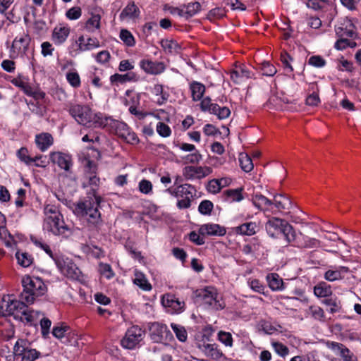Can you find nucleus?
<instances>
[{"instance_id":"f257e3e1","label":"nucleus","mask_w":361,"mask_h":361,"mask_svg":"<svg viewBox=\"0 0 361 361\" xmlns=\"http://www.w3.org/2000/svg\"><path fill=\"white\" fill-rule=\"evenodd\" d=\"M86 176L88 179L87 185L91 187L93 197H88L87 200L81 201L75 205L74 212L81 216L87 217L90 224H97L100 220V213L98 210L101 197L97 194V189L100 180L96 176L97 166L94 161L89 160L86 164Z\"/></svg>"},{"instance_id":"f03ea898","label":"nucleus","mask_w":361,"mask_h":361,"mask_svg":"<svg viewBox=\"0 0 361 361\" xmlns=\"http://www.w3.org/2000/svg\"><path fill=\"white\" fill-rule=\"evenodd\" d=\"M69 113L79 124L87 128H105L108 121L102 114L94 113L87 105H71Z\"/></svg>"},{"instance_id":"7ed1b4c3","label":"nucleus","mask_w":361,"mask_h":361,"mask_svg":"<svg viewBox=\"0 0 361 361\" xmlns=\"http://www.w3.org/2000/svg\"><path fill=\"white\" fill-rule=\"evenodd\" d=\"M44 230L55 235L66 236L71 233V228L64 222L63 215L54 206H47L44 208Z\"/></svg>"},{"instance_id":"20e7f679","label":"nucleus","mask_w":361,"mask_h":361,"mask_svg":"<svg viewBox=\"0 0 361 361\" xmlns=\"http://www.w3.org/2000/svg\"><path fill=\"white\" fill-rule=\"evenodd\" d=\"M23 290L20 298L27 303L32 304L36 298L43 295L47 292V287L39 277L25 276L22 279Z\"/></svg>"},{"instance_id":"39448f33","label":"nucleus","mask_w":361,"mask_h":361,"mask_svg":"<svg viewBox=\"0 0 361 361\" xmlns=\"http://www.w3.org/2000/svg\"><path fill=\"white\" fill-rule=\"evenodd\" d=\"M266 231L271 238L284 237L288 243H290L295 239V232L293 226L286 220L272 217L265 225Z\"/></svg>"},{"instance_id":"423d86ee","label":"nucleus","mask_w":361,"mask_h":361,"mask_svg":"<svg viewBox=\"0 0 361 361\" xmlns=\"http://www.w3.org/2000/svg\"><path fill=\"white\" fill-rule=\"evenodd\" d=\"M195 297L200 300L208 308L214 310H221L226 307L224 301L214 287H206L197 290L195 293Z\"/></svg>"},{"instance_id":"0eeeda50","label":"nucleus","mask_w":361,"mask_h":361,"mask_svg":"<svg viewBox=\"0 0 361 361\" xmlns=\"http://www.w3.org/2000/svg\"><path fill=\"white\" fill-rule=\"evenodd\" d=\"M25 301L11 300L9 297L4 298L0 305V314L2 316H13L18 319L21 315V312H24L26 310Z\"/></svg>"},{"instance_id":"6e6552de","label":"nucleus","mask_w":361,"mask_h":361,"mask_svg":"<svg viewBox=\"0 0 361 361\" xmlns=\"http://www.w3.org/2000/svg\"><path fill=\"white\" fill-rule=\"evenodd\" d=\"M13 353L16 357H20L21 361H35L40 353L31 346V343L26 339H18L13 347Z\"/></svg>"},{"instance_id":"1a4fd4ad","label":"nucleus","mask_w":361,"mask_h":361,"mask_svg":"<svg viewBox=\"0 0 361 361\" xmlns=\"http://www.w3.org/2000/svg\"><path fill=\"white\" fill-rule=\"evenodd\" d=\"M145 331L138 326H133L129 328L125 336L121 341V345L127 349H133L143 339Z\"/></svg>"},{"instance_id":"9d476101","label":"nucleus","mask_w":361,"mask_h":361,"mask_svg":"<svg viewBox=\"0 0 361 361\" xmlns=\"http://www.w3.org/2000/svg\"><path fill=\"white\" fill-rule=\"evenodd\" d=\"M55 263L61 273L67 277L78 279L81 274L80 270L71 260H61L59 258L55 259Z\"/></svg>"},{"instance_id":"9b49d317","label":"nucleus","mask_w":361,"mask_h":361,"mask_svg":"<svg viewBox=\"0 0 361 361\" xmlns=\"http://www.w3.org/2000/svg\"><path fill=\"white\" fill-rule=\"evenodd\" d=\"M50 159L53 164H56L60 169L71 173L73 162L70 155L60 152H51L50 153Z\"/></svg>"},{"instance_id":"f8f14e48","label":"nucleus","mask_w":361,"mask_h":361,"mask_svg":"<svg viewBox=\"0 0 361 361\" xmlns=\"http://www.w3.org/2000/svg\"><path fill=\"white\" fill-rule=\"evenodd\" d=\"M149 331L151 332V338L157 343L161 342L164 339H166L168 335L170 334L169 330L165 324L158 322L152 323L150 326Z\"/></svg>"},{"instance_id":"ddd939ff","label":"nucleus","mask_w":361,"mask_h":361,"mask_svg":"<svg viewBox=\"0 0 361 361\" xmlns=\"http://www.w3.org/2000/svg\"><path fill=\"white\" fill-rule=\"evenodd\" d=\"M199 348L206 357L215 361H219L224 357L223 352L216 343H203Z\"/></svg>"},{"instance_id":"4468645a","label":"nucleus","mask_w":361,"mask_h":361,"mask_svg":"<svg viewBox=\"0 0 361 361\" xmlns=\"http://www.w3.org/2000/svg\"><path fill=\"white\" fill-rule=\"evenodd\" d=\"M212 172V169L209 167H202V166H186L183 169V174L188 179L193 178H202Z\"/></svg>"},{"instance_id":"2eb2a0df","label":"nucleus","mask_w":361,"mask_h":361,"mask_svg":"<svg viewBox=\"0 0 361 361\" xmlns=\"http://www.w3.org/2000/svg\"><path fill=\"white\" fill-rule=\"evenodd\" d=\"M331 348L342 358L343 361H358L357 356L342 343L332 342Z\"/></svg>"},{"instance_id":"dca6fc26","label":"nucleus","mask_w":361,"mask_h":361,"mask_svg":"<svg viewBox=\"0 0 361 361\" xmlns=\"http://www.w3.org/2000/svg\"><path fill=\"white\" fill-rule=\"evenodd\" d=\"M226 228L216 224H203L199 228V233L202 235L223 236L226 234Z\"/></svg>"},{"instance_id":"f3484780","label":"nucleus","mask_w":361,"mask_h":361,"mask_svg":"<svg viewBox=\"0 0 361 361\" xmlns=\"http://www.w3.org/2000/svg\"><path fill=\"white\" fill-rule=\"evenodd\" d=\"M161 302L164 306L171 309L173 312H180L183 310L185 303L179 300L174 295L167 294L162 297Z\"/></svg>"},{"instance_id":"a211bd4d","label":"nucleus","mask_w":361,"mask_h":361,"mask_svg":"<svg viewBox=\"0 0 361 361\" xmlns=\"http://www.w3.org/2000/svg\"><path fill=\"white\" fill-rule=\"evenodd\" d=\"M230 75L231 79L236 84H240L245 80L253 76V73L245 66H240L236 69L231 71Z\"/></svg>"},{"instance_id":"6ab92c4d","label":"nucleus","mask_w":361,"mask_h":361,"mask_svg":"<svg viewBox=\"0 0 361 361\" xmlns=\"http://www.w3.org/2000/svg\"><path fill=\"white\" fill-rule=\"evenodd\" d=\"M104 118L108 120L106 121L105 127L109 126L115 134L121 138L125 137V135L130 130L127 124L122 121L114 120L110 117L104 116Z\"/></svg>"},{"instance_id":"aec40b11","label":"nucleus","mask_w":361,"mask_h":361,"mask_svg":"<svg viewBox=\"0 0 361 361\" xmlns=\"http://www.w3.org/2000/svg\"><path fill=\"white\" fill-rule=\"evenodd\" d=\"M140 68L146 73L157 75L164 71V66L161 62H153L149 60H142L140 62Z\"/></svg>"},{"instance_id":"412c9836","label":"nucleus","mask_w":361,"mask_h":361,"mask_svg":"<svg viewBox=\"0 0 361 361\" xmlns=\"http://www.w3.org/2000/svg\"><path fill=\"white\" fill-rule=\"evenodd\" d=\"M252 201L256 207L264 212L271 211L273 207V202L261 194L253 195Z\"/></svg>"},{"instance_id":"4be33fe9","label":"nucleus","mask_w":361,"mask_h":361,"mask_svg":"<svg viewBox=\"0 0 361 361\" xmlns=\"http://www.w3.org/2000/svg\"><path fill=\"white\" fill-rule=\"evenodd\" d=\"M140 9L134 2L129 3L120 13V19L124 20L126 19L134 20L139 17Z\"/></svg>"},{"instance_id":"5701e85b","label":"nucleus","mask_w":361,"mask_h":361,"mask_svg":"<svg viewBox=\"0 0 361 361\" xmlns=\"http://www.w3.org/2000/svg\"><path fill=\"white\" fill-rule=\"evenodd\" d=\"M54 139L51 134L43 133L37 135L35 137V143L37 147L42 151H46L50 146L53 145Z\"/></svg>"},{"instance_id":"b1692460","label":"nucleus","mask_w":361,"mask_h":361,"mask_svg":"<svg viewBox=\"0 0 361 361\" xmlns=\"http://www.w3.org/2000/svg\"><path fill=\"white\" fill-rule=\"evenodd\" d=\"M301 237L296 238L295 241L296 245L301 248H314L320 246V242L316 238H310L307 235L300 234Z\"/></svg>"},{"instance_id":"393cba45","label":"nucleus","mask_w":361,"mask_h":361,"mask_svg":"<svg viewBox=\"0 0 361 361\" xmlns=\"http://www.w3.org/2000/svg\"><path fill=\"white\" fill-rule=\"evenodd\" d=\"M70 29L66 27H56L52 33V40L55 44H63L68 37Z\"/></svg>"},{"instance_id":"a878e982","label":"nucleus","mask_w":361,"mask_h":361,"mask_svg":"<svg viewBox=\"0 0 361 361\" xmlns=\"http://www.w3.org/2000/svg\"><path fill=\"white\" fill-rule=\"evenodd\" d=\"M29 41L30 39L27 37H16L12 44L11 51L13 54H16L17 55L24 54L29 44Z\"/></svg>"},{"instance_id":"bb28decb","label":"nucleus","mask_w":361,"mask_h":361,"mask_svg":"<svg viewBox=\"0 0 361 361\" xmlns=\"http://www.w3.org/2000/svg\"><path fill=\"white\" fill-rule=\"evenodd\" d=\"M39 314V312L31 310L27 305H26V310H25L24 312H21V315L18 319L29 325L36 326Z\"/></svg>"},{"instance_id":"cd10ccee","label":"nucleus","mask_w":361,"mask_h":361,"mask_svg":"<svg viewBox=\"0 0 361 361\" xmlns=\"http://www.w3.org/2000/svg\"><path fill=\"white\" fill-rule=\"evenodd\" d=\"M272 202L273 206L274 205L279 211L290 209L292 207V202L289 197L282 194L276 195Z\"/></svg>"},{"instance_id":"c85d7f7f","label":"nucleus","mask_w":361,"mask_h":361,"mask_svg":"<svg viewBox=\"0 0 361 361\" xmlns=\"http://www.w3.org/2000/svg\"><path fill=\"white\" fill-rule=\"evenodd\" d=\"M269 288L274 291H279L283 289V281L279 274L272 273L267 276Z\"/></svg>"},{"instance_id":"c756f323","label":"nucleus","mask_w":361,"mask_h":361,"mask_svg":"<svg viewBox=\"0 0 361 361\" xmlns=\"http://www.w3.org/2000/svg\"><path fill=\"white\" fill-rule=\"evenodd\" d=\"M190 89L193 101H200L205 92V86L197 81H193L190 84Z\"/></svg>"},{"instance_id":"7c9ffc66","label":"nucleus","mask_w":361,"mask_h":361,"mask_svg":"<svg viewBox=\"0 0 361 361\" xmlns=\"http://www.w3.org/2000/svg\"><path fill=\"white\" fill-rule=\"evenodd\" d=\"M355 26L353 23H348L345 27H338L336 29V34L340 37H346L350 39H354L357 37V33L355 30Z\"/></svg>"},{"instance_id":"2f4dec72","label":"nucleus","mask_w":361,"mask_h":361,"mask_svg":"<svg viewBox=\"0 0 361 361\" xmlns=\"http://www.w3.org/2000/svg\"><path fill=\"white\" fill-rule=\"evenodd\" d=\"M138 77L136 73L133 72H128L125 74L116 73L111 76V82H118L120 83H124L130 81H137Z\"/></svg>"},{"instance_id":"473e14b6","label":"nucleus","mask_w":361,"mask_h":361,"mask_svg":"<svg viewBox=\"0 0 361 361\" xmlns=\"http://www.w3.org/2000/svg\"><path fill=\"white\" fill-rule=\"evenodd\" d=\"M16 258L18 264L23 267H28L33 262V257L26 252L17 251Z\"/></svg>"},{"instance_id":"72a5a7b5","label":"nucleus","mask_w":361,"mask_h":361,"mask_svg":"<svg viewBox=\"0 0 361 361\" xmlns=\"http://www.w3.org/2000/svg\"><path fill=\"white\" fill-rule=\"evenodd\" d=\"M161 46L164 50L169 54H178L180 49V47L176 41L162 39Z\"/></svg>"},{"instance_id":"f704fd0d","label":"nucleus","mask_w":361,"mask_h":361,"mask_svg":"<svg viewBox=\"0 0 361 361\" xmlns=\"http://www.w3.org/2000/svg\"><path fill=\"white\" fill-rule=\"evenodd\" d=\"M323 303L329 307V311L331 314L338 312L341 309V300L336 296L325 298Z\"/></svg>"},{"instance_id":"c9c22d12","label":"nucleus","mask_w":361,"mask_h":361,"mask_svg":"<svg viewBox=\"0 0 361 361\" xmlns=\"http://www.w3.org/2000/svg\"><path fill=\"white\" fill-rule=\"evenodd\" d=\"M133 282L143 290H150L152 289L151 284L148 282L144 274L141 272L136 271Z\"/></svg>"},{"instance_id":"e433bc0d","label":"nucleus","mask_w":361,"mask_h":361,"mask_svg":"<svg viewBox=\"0 0 361 361\" xmlns=\"http://www.w3.org/2000/svg\"><path fill=\"white\" fill-rule=\"evenodd\" d=\"M314 293L319 298H328L332 293L331 287L326 283H320L314 288Z\"/></svg>"},{"instance_id":"4c0bfd02","label":"nucleus","mask_w":361,"mask_h":361,"mask_svg":"<svg viewBox=\"0 0 361 361\" xmlns=\"http://www.w3.org/2000/svg\"><path fill=\"white\" fill-rule=\"evenodd\" d=\"M239 163L241 169L245 172H250L253 169L254 165L252 159L245 153H240L239 155Z\"/></svg>"},{"instance_id":"58836bf2","label":"nucleus","mask_w":361,"mask_h":361,"mask_svg":"<svg viewBox=\"0 0 361 361\" xmlns=\"http://www.w3.org/2000/svg\"><path fill=\"white\" fill-rule=\"evenodd\" d=\"M209 113L216 115L219 119L222 120L227 118L230 116L231 111L228 107H221L217 104H214Z\"/></svg>"},{"instance_id":"ea45409f","label":"nucleus","mask_w":361,"mask_h":361,"mask_svg":"<svg viewBox=\"0 0 361 361\" xmlns=\"http://www.w3.org/2000/svg\"><path fill=\"white\" fill-rule=\"evenodd\" d=\"M101 16L99 14H92L85 23V29L88 32H94L100 27Z\"/></svg>"},{"instance_id":"a19ab883","label":"nucleus","mask_w":361,"mask_h":361,"mask_svg":"<svg viewBox=\"0 0 361 361\" xmlns=\"http://www.w3.org/2000/svg\"><path fill=\"white\" fill-rule=\"evenodd\" d=\"M257 226L255 222H247L239 226L238 231L243 235H252L256 233Z\"/></svg>"},{"instance_id":"79ce46f5","label":"nucleus","mask_w":361,"mask_h":361,"mask_svg":"<svg viewBox=\"0 0 361 361\" xmlns=\"http://www.w3.org/2000/svg\"><path fill=\"white\" fill-rule=\"evenodd\" d=\"M357 46V43L350 38L340 37L335 43V48L338 50H343L347 47L354 48Z\"/></svg>"},{"instance_id":"37998d69","label":"nucleus","mask_w":361,"mask_h":361,"mask_svg":"<svg viewBox=\"0 0 361 361\" xmlns=\"http://www.w3.org/2000/svg\"><path fill=\"white\" fill-rule=\"evenodd\" d=\"M31 240L34 245L43 250L54 261L57 259V257L53 254L49 246L47 243H44L41 239H38L35 237H31Z\"/></svg>"},{"instance_id":"c03bdc74","label":"nucleus","mask_w":361,"mask_h":361,"mask_svg":"<svg viewBox=\"0 0 361 361\" xmlns=\"http://www.w3.org/2000/svg\"><path fill=\"white\" fill-rule=\"evenodd\" d=\"M242 189H235V190H227L224 192V195L226 197V200L228 201H236L240 202L243 200V196L241 194Z\"/></svg>"},{"instance_id":"a18cd8bd","label":"nucleus","mask_w":361,"mask_h":361,"mask_svg":"<svg viewBox=\"0 0 361 361\" xmlns=\"http://www.w3.org/2000/svg\"><path fill=\"white\" fill-rule=\"evenodd\" d=\"M184 7L186 8L185 11V18H189L195 16L200 10L201 6L199 2H192L184 5Z\"/></svg>"},{"instance_id":"49530a36","label":"nucleus","mask_w":361,"mask_h":361,"mask_svg":"<svg viewBox=\"0 0 361 361\" xmlns=\"http://www.w3.org/2000/svg\"><path fill=\"white\" fill-rule=\"evenodd\" d=\"M120 38L128 47L135 45V41L134 37L128 30L123 29L121 30Z\"/></svg>"},{"instance_id":"de8ad7c7","label":"nucleus","mask_w":361,"mask_h":361,"mask_svg":"<svg viewBox=\"0 0 361 361\" xmlns=\"http://www.w3.org/2000/svg\"><path fill=\"white\" fill-rule=\"evenodd\" d=\"M0 238L4 240L5 245L7 247H11L12 245L13 237L3 225H0Z\"/></svg>"},{"instance_id":"09e8293b","label":"nucleus","mask_w":361,"mask_h":361,"mask_svg":"<svg viewBox=\"0 0 361 361\" xmlns=\"http://www.w3.org/2000/svg\"><path fill=\"white\" fill-rule=\"evenodd\" d=\"M152 183L146 179L141 180L138 183L139 191L144 195H149L152 192Z\"/></svg>"},{"instance_id":"8fccbe9b","label":"nucleus","mask_w":361,"mask_h":361,"mask_svg":"<svg viewBox=\"0 0 361 361\" xmlns=\"http://www.w3.org/2000/svg\"><path fill=\"white\" fill-rule=\"evenodd\" d=\"M179 197L184 198L185 197H192L194 188L190 184H183L178 186Z\"/></svg>"},{"instance_id":"3c124183","label":"nucleus","mask_w":361,"mask_h":361,"mask_svg":"<svg viewBox=\"0 0 361 361\" xmlns=\"http://www.w3.org/2000/svg\"><path fill=\"white\" fill-rule=\"evenodd\" d=\"M261 71L262 75L266 76H274L277 71L274 65L271 64L269 61H264L261 64Z\"/></svg>"},{"instance_id":"603ef678","label":"nucleus","mask_w":361,"mask_h":361,"mask_svg":"<svg viewBox=\"0 0 361 361\" xmlns=\"http://www.w3.org/2000/svg\"><path fill=\"white\" fill-rule=\"evenodd\" d=\"M171 328L173 330L174 333L177 338L181 341L184 342L187 339V332L184 327L179 326L176 324H171Z\"/></svg>"},{"instance_id":"864d4df0","label":"nucleus","mask_w":361,"mask_h":361,"mask_svg":"<svg viewBox=\"0 0 361 361\" xmlns=\"http://www.w3.org/2000/svg\"><path fill=\"white\" fill-rule=\"evenodd\" d=\"M17 157L19 159L25 164L30 165L33 163L35 159H32V157L28 154V150L25 147H21L17 152Z\"/></svg>"},{"instance_id":"5fc2aeb1","label":"nucleus","mask_w":361,"mask_h":361,"mask_svg":"<svg viewBox=\"0 0 361 361\" xmlns=\"http://www.w3.org/2000/svg\"><path fill=\"white\" fill-rule=\"evenodd\" d=\"M274 351L280 356L284 357L289 353L288 348L283 343L277 341L271 343Z\"/></svg>"},{"instance_id":"6e6d98bb","label":"nucleus","mask_w":361,"mask_h":361,"mask_svg":"<svg viewBox=\"0 0 361 361\" xmlns=\"http://www.w3.org/2000/svg\"><path fill=\"white\" fill-rule=\"evenodd\" d=\"M218 339L226 346L232 347L233 345L232 335L229 332L220 331L218 333Z\"/></svg>"},{"instance_id":"4d7b16f0","label":"nucleus","mask_w":361,"mask_h":361,"mask_svg":"<svg viewBox=\"0 0 361 361\" xmlns=\"http://www.w3.org/2000/svg\"><path fill=\"white\" fill-rule=\"evenodd\" d=\"M308 312L315 319L322 320L324 317V310L318 306H310L309 307Z\"/></svg>"},{"instance_id":"13d9d810","label":"nucleus","mask_w":361,"mask_h":361,"mask_svg":"<svg viewBox=\"0 0 361 361\" xmlns=\"http://www.w3.org/2000/svg\"><path fill=\"white\" fill-rule=\"evenodd\" d=\"M212 209L213 203L209 200H203L198 207V211L204 215L210 214Z\"/></svg>"},{"instance_id":"bf43d9fd","label":"nucleus","mask_w":361,"mask_h":361,"mask_svg":"<svg viewBox=\"0 0 361 361\" xmlns=\"http://www.w3.org/2000/svg\"><path fill=\"white\" fill-rule=\"evenodd\" d=\"M66 79L69 84L73 87H78L80 85V78L78 73L76 72L67 73Z\"/></svg>"},{"instance_id":"052dcab7","label":"nucleus","mask_w":361,"mask_h":361,"mask_svg":"<svg viewBox=\"0 0 361 361\" xmlns=\"http://www.w3.org/2000/svg\"><path fill=\"white\" fill-rule=\"evenodd\" d=\"M99 271L102 275L108 279H111L114 275L111 266L108 264L100 263L99 265Z\"/></svg>"},{"instance_id":"680f3d73","label":"nucleus","mask_w":361,"mask_h":361,"mask_svg":"<svg viewBox=\"0 0 361 361\" xmlns=\"http://www.w3.org/2000/svg\"><path fill=\"white\" fill-rule=\"evenodd\" d=\"M157 131L160 136L164 137H167L170 136L171 133V130L169 126L162 122H159L157 123Z\"/></svg>"},{"instance_id":"e2e57ef3","label":"nucleus","mask_w":361,"mask_h":361,"mask_svg":"<svg viewBox=\"0 0 361 361\" xmlns=\"http://www.w3.org/2000/svg\"><path fill=\"white\" fill-rule=\"evenodd\" d=\"M69 330V327L66 325L54 326L52 330V334L57 338H62L66 336V332Z\"/></svg>"},{"instance_id":"0e129e2a","label":"nucleus","mask_w":361,"mask_h":361,"mask_svg":"<svg viewBox=\"0 0 361 361\" xmlns=\"http://www.w3.org/2000/svg\"><path fill=\"white\" fill-rule=\"evenodd\" d=\"M324 279L331 282L343 279L337 269L327 270L324 274Z\"/></svg>"},{"instance_id":"69168bd1","label":"nucleus","mask_w":361,"mask_h":361,"mask_svg":"<svg viewBox=\"0 0 361 361\" xmlns=\"http://www.w3.org/2000/svg\"><path fill=\"white\" fill-rule=\"evenodd\" d=\"M308 63L316 68H322L326 65V61L321 56L314 55L309 59Z\"/></svg>"},{"instance_id":"338daca9","label":"nucleus","mask_w":361,"mask_h":361,"mask_svg":"<svg viewBox=\"0 0 361 361\" xmlns=\"http://www.w3.org/2000/svg\"><path fill=\"white\" fill-rule=\"evenodd\" d=\"M224 180L214 179L209 182L207 190L209 192L216 193L220 191L222 185V181Z\"/></svg>"},{"instance_id":"774afa93","label":"nucleus","mask_w":361,"mask_h":361,"mask_svg":"<svg viewBox=\"0 0 361 361\" xmlns=\"http://www.w3.org/2000/svg\"><path fill=\"white\" fill-rule=\"evenodd\" d=\"M82 14L80 7H73L66 11V16L70 20H77Z\"/></svg>"}]
</instances>
